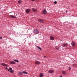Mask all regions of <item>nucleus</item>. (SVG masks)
<instances>
[{
  "label": "nucleus",
  "instance_id": "1",
  "mask_svg": "<svg viewBox=\"0 0 77 77\" xmlns=\"http://www.w3.org/2000/svg\"><path fill=\"white\" fill-rule=\"evenodd\" d=\"M33 32L35 34H38L39 33V31L37 29H34L33 31Z\"/></svg>",
  "mask_w": 77,
  "mask_h": 77
},
{
  "label": "nucleus",
  "instance_id": "2",
  "mask_svg": "<svg viewBox=\"0 0 77 77\" xmlns=\"http://www.w3.org/2000/svg\"><path fill=\"white\" fill-rule=\"evenodd\" d=\"M54 72V71L53 70H51L48 71V72L50 73H53Z\"/></svg>",
  "mask_w": 77,
  "mask_h": 77
},
{
  "label": "nucleus",
  "instance_id": "3",
  "mask_svg": "<svg viewBox=\"0 0 77 77\" xmlns=\"http://www.w3.org/2000/svg\"><path fill=\"white\" fill-rule=\"evenodd\" d=\"M71 45L72 47H74L75 45V43L74 42H72L71 43Z\"/></svg>",
  "mask_w": 77,
  "mask_h": 77
},
{
  "label": "nucleus",
  "instance_id": "4",
  "mask_svg": "<svg viewBox=\"0 0 77 77\" xmlns=\"http://www.w3.org/2000/svg\"><path fill=\"white\" fill-rule=\"evenodd\" d=\"M35 64H36V65H39V64H40L41 63L39 61H35Z\"/></svg>",
  "mask_w": 77,
  "mask_h": 77
},
{
  "label": "nucleus",
  "instance_id": "5",
  "mask_svg": "<svg viewBox=\"0 0 77 77\" xmlns=\"http://www.w3.org/2000/svg\"><path fill=\"white\" fill-rule=\"evenodd\" d=\"M1 65H2V66H8V64H5V63H2Z\"/></svg>",
  "mask_w": 77,
  "mask_h": 77
},
{
  "label": "nucleus",
  "instance_id": "6",
  "mask_svg": "<svg viewBox=\"0 0 77 77\" xmlns=\"http://www.w3.org/2000/svg\"><path fill=\"white\" fill-rule=\"evenodd\" d=\"M30 9H27L26 10V13H29V12H30Z\"/></svg>",
  "mask_w": 77,
  "mask_h": 77
},
{
  "label": "nucleus",
  "instance_id": "7",
  "mask_svg": "<svg viewBox=\"0 0 77 77\" xmlns=\"http://www.w3.org/2000/svg\"><path fill=\"white\" fill-rule=\"evenodd\" d=\"M50 39H51V40H54V38L52 36H50Z\"/></svg>",
  "mask_w": 77,
  "mask_h": 77
},
{
  "label": "nucleus",
  "instance_id": "8",
  "mask_svg": "<svg viewBox=\"0 0 77 77\" xmlns=\"http://www.w3.org/2000/svg\"><path fill=\"white\" fill-rule=\"evenodd\" d=\"M43 14H47V11L46 10L44 9L43 11Z\"/></svg>",
  "mask_w": 77,
  "mask_h": 77
},
{
  "label": "nucleus",
  "instance_id": "9",
  "mask_svg": "<svg viewBox=\"0 0 77 77\" xmlns=\"http://www.w3.org/2000/svg\"><path fill=\"white\" fill-rule=\"evenodd\" d=\"M10 64H15V63L14 61H10Z\"/></svg>",
  "mask_w": 77,
  "mask_h": 77
},
{
  "label": "nucleus",
  "instance_id": "10",
  "mask_svg": "<svg viewBox=\"0 0 77 77\" xmlns=\"http://www.w3.org/2000/svg\"><path fill=\"white\" fill-rule=\"evenodd\" d=\"M32 11H33V12H36L37 11V10L35 9V8H32Z\"/></svg>",
  "mask_w": 77,
  "mask_h": 77
},
{
  "label": "nucleus",
  "instance_id": "11",
  "mask_svg": "<svg viewBox=\"0 0 77 77\" xmlns=\"http://www.w3.org/2000/svg\"><path fill=\"white\" fill-rule=\"evenodd\" d=\"M62 46H63V47H67V44H62Z\"/></svg>",
  "mask_w": 77,
  "mask_h": 77
},
{
  "label": "nucleus",
  "instance_id": "12",
  "mask_svg": "<svg viewBox=\"0 0 77 77\" xmlns=\"http://www.w3.org/2000/svg\"><path fill=\"white\" fill-rule=\"evenodd\" d=\"M10 17H11V18H16V17H15L12 15H10Z\"/></svg>",
  "mask_w": 77,
  "mask_h": 77
},
{
  "label": "nucleus",
  "instance_id": "13",
  "mask_svg": "<svg viewBox=\"0 0 77 77\" xmlns=\"http://www.w3.org/2000/svg\"><path fill=\"white\" fill-rule=\"evenodd\" d=\"M38 21L40 22V23H44V21H43L42 20L39 19L38 20Z\"/></svg>",
  "mask_w": 77,
  "mask_h": 77
},
{
  "label": "nucleus",
  "instance_id": "14",
  "mask_svg": "<svg viewBox=\"0 0 77 77\" xmlns=\"http://www.w3.org/2000/svg\"><path fill=\"white\" fill-rule=\"evenodd\" d=\"M62 74L63 75H65L66 74V72H65V71H62Z\"/></svg>",
  "mask_w": 77,
  "mask_h": 77
},
{
  "label": "nucleus",
  "instance_id": "15",
  "mask_svg": "<svg viewBox=\"0 0 77 77\" xmlns=\"http://www.w3.org/2000/svg\"><path fill=\"white\" fill-rule=\"evenodd\" d=\"M40 77H42L44 76V74L43 73H42L40 74Z\"/></svg>",
  "mask_w": 77,
  "mask_h": 77
},
{
  "label": "nucleus",
  "instance_id": "16",
  "mask_svg": "<svg viewBox=\"0 0 77 77\" xmlns=\"http://www.w3.org/2000/svg\"><path fill=\"white\" fill-rule=\"evenodd\" d=\"M23 74V72H19V75H22Z\"/></svg>",
  "mask_w": 77,
  "mask_h": 77
},
{
  "label": "nucleus",
  "instance_id": "17",
  "mask_svg": "<svg viewBox=\"0 0 77 77\" xmlns=\"http://www.w3.org/2000/svg\"><path fill=\"white\" fill-rule=\"evenodd\" d=\"M37 48H38V49H39L40 50H42V49H41V48H40L39 47V46H37Z\"/></svg>",
  "mask_w": 77,
  "mask_h": 77
},
{
  "label": "nucleus",
  "instance_id": "18",
  "mask_svg": "<svg viewBox=\"0 0 77 77\" xmlns=\"http://www.w3.org/2000/svg\"><path fill=\"white\" fill-rule=\"evenodd\" d=\"M10 72H11V73H14V70H11L10 71Z\"/></svg>",
  "mask_w": 77,
  "mask_h": 77
},
{
  "label": "nucleus",
  "instance_id": "19",
  "mask_svg": "<svg viewBox=\"0 0 77 77\" xmlns=\"http://www.w3.org/2000/svg\"><path fill=\"white\" fill-rule=\"evenodd\" d=\"M14 62H19V61L17 60H14Z\"/></svg>",
  "mask_w": 77,
  "mask_h": 77
},
{
  "label": "nucleus",
  "instance_id": "20",
  "mask_svg": "<svg viewBox=\"0 0 77 77\" xmlns=\"http://www.w3.org/2000/svg\"><path fill=\"white\" fill-rule=\"evenodd\" d=\"M23 73L24 74H27L28 73L27 72H26L25 71H23Z\"/></svg>",
  "mask_w": 77,
  "mask_h": 77
},
{
  "label": "nucleus",
  "instance_id": "21",
  "mask_svg": "<svg viewBox=\"0 0 77 77\" xmlns=\"http://www.w3.org/2000/svg\"><path fill=\"white\" fill-rule=\"evenodd\" d=\"M55 48L56 49H59V47H57V46H56L55 47Z\"/></svg>",
  "mask_w": 77,
  "mask_h": 77
},
{
  "label": "nucleus",
  "instance_id": "22",
  "mask_svg": "<svg viewBox=\"0 0 77 77\" xmlns=\"http://www.w3.org/2000/svg\"><path fill=\"white\" fill-rule=\"evenodd\" d=\"M21 1H19L18 2V3H19V4H20L21 3Z\"/></svg>",
  "mask_w": 77,
  "mask_h": 77
},
{
  "label": "nucleus",
  "instance_id": "23",
  "mask_svg": "<svg viewBox=\"0 0 77 77\" xmlns=\"http://www.w3.org/2000/svg\"><path fill=\"white\" fill-rule=\"evenodd\" d=\"M12 69L11 68H9V69L8 70V71H9L10 70H12Z\"/></svg>",
  "mask_w": 77,
  "mask_h": 77
},
{
  "label": "nucleus",
  "instance_id": "24",
  "mask_svg": "<svg viewBox=\"0 0 77 77\" xmlns=\"http://www.w3.org/2000/svg\"><path fill=\"white\" fill-rule=\"evenodd\" d=\"M31 1H35V2H36L37 0H31Z\"/></svg>",
  "mask_w": 77,
  "mask_h": 77
},
{
  "label": "nucleus",
  "instance_id": "25",
  "mask_svg": "<svg viewBox=\"0 0 77 77\" xmlns=\"http://www.w3.org/2000/svg\"><path fill=\"white\" fill-rule=\"evenodd\" d=\"M54 3L55 4H56V3H57V2H56V1L54 2Z\"/></svg>",
  "mask_w": 77,
  "mask_h": 77
},
{
  "label": "nucleus",
  "instance_id": "26",
  "mask_svg": "<svg viewBox=\"0 0 77 77\" xmlns=\"http://www.w3.org/2000/svg\"><path fill=\"white\" fill-rule=\"evenodd\" d=\"M69 71H70V70H71V66H69Z\"/></svg>",
  "mask_w": 77,
  "mask_h": 77
},
{
  "label": "nucleus",
  "instance_id": "27",
  "mask_svg": "<svg viewBox=\"0 0 77 77\" xmlns=\"http://www.w3.org/2000/svg\"><path fill=\"white\" fill-rule=\"evenodd\" d=\"M44 58H47V57L45 56H44Z\"/></svg>",
  "mask_w": 77,
  "mask_h": 77
},
{
  "label": "nucleus",
  "instance_id": "28",
  "mask_svg": "<svg viewBox=\"0 0 77 77\" xmlns=\"http://www.w3.org/2000/svg\"><path fill=\"white\" fill-rule=\"evenodd\" d=\"M2 39V37H0V39Z\"/></svg>",
  "mask_w": 77,
  "mask_h": 77
},
{
  "label": "nucleus",
  "instance_id": "29",
  "mask_svg": "<svg viewBox=\"0 0 77 77\" xmlns=\"http://www.w3.org/2000/svg\"><path fill=\"white\" fill-rule=\"evenodd\" d=\"M75 65H76V64H73V66H75Z\"/></svg>",
  "mask_w": 77,
  "mask_h": 77
},
{
  "label": "nucleus",
  "instance_id": "30",
  "mask_svg": "<svg viewBox=\"0 0 77 77\" xmlns=\"http://www.w3.org/2000/svg\"><path fill=\"white\" fill-rule=\"evenodd\" d=\"M66 13H67V12H68V11H66Z\"/></svg>",
  "mask_w": 77,
  "mask_h": 77
},
{
  "label": "nucleus",
  "instance_id": "31",
  "mask_svg": "<svg viewBox=\"0 0 77 77\" xmlns=\"http://www.w3.org/2000/svg\"><path fill=\"white\" fill-rule=\"evenodd\" d=\"M8 67H6L5 68V69H8Z\"/></svg>",
  "mask_w": 77,
  "mask_h": 77
},
{
  "label": "nucleus",
  "instance_id": "32",
  "mask_svg": "<svg viewBox=\"0 0 77 77\" xmlns=\"http://www.w3.org/2000/svg\"><path fill=\"white\" fill-rule=\"evenodd\" d=\"M60 77H62V76H60Z\"/></svg>",
  "mask_w": 77,
  "mask_h": 77
}]
</instances>
